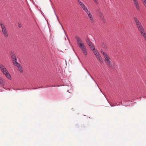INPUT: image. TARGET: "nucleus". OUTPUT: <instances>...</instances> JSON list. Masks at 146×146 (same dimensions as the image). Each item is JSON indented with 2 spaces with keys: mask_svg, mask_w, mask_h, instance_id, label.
I'll return each instance as SVG.
<instances>
[{
  "mask_svg": "<svg viewBox=\"0 0 146 146\" xmlns=\"http://www.w3.org/2000/svg\"><path fill=\"white\" fill-rule=\"evenodd\" d=\"M75 38L77 40L78 45L80 48L82 52L84 55H87V52L86 49L84 44L82 42V40L78 36H76Z\"/></svg>",
  "mask_w": 146,
  "mask_h": 146,
  "instance_id": "f257e3e1",
  "label": "nucleus"
},
{
  "mask_svg": "<svg viewBox=\"0 0 146 146\" xmlns=\"http://www.w3.org/2000/svg\"><path fill=\"white\" fill-rule=\"evenodd\" d=\"M101 53L103 55L105 59V61L107 66L109 68L113 69V66H112V64L111 63L110 61V58L108 55L107 54L102 50H101Z\"/></svg>",
  "mask_w": 146,
  "mask_h": 146,
  "instance_id": "f03ea898",
  "label": "nucleus"
},
{
  "mask_svg": "<svg viewBox=\"0 0 146 146\" xmlns=\"http://www.w3.org/2000/svg\"><path fill=\"white\" fill-rule=\"evenodd\" d=\"M134 19L137 27L140 33H141L145 31L143 27L138 19L136 17H134Z\"/></svg>",
  "mask_w": 146,
  "mask_h": 146,
  "instance_id": "7ed1b4c3",
  "label": "nucleus"
},
{
  "mask_svg": "<svg viewBox=\"0 0 146 146\" xmlns=\"http://www.w3.org/2000/svg\"><path fill=\"white\" fill-rule=\"evenodd\" d=\"M0 25L1 26L2 32L5 38H7L8 36V34L6 28L4 25L0 22Z\"/></svg>",
  "mask_w": 146,
  "mask_h": 146,
  "instance_id": "20e7f679",
  "label": "nucleus"
},
{
  "mask_svg": "<svg viewBox=\"0 0 146 146\" xmlns=\"http://www.w3.org/2000/svg\"><path fill=\"white\" fill-rule=\"evenodd\" d=\"M0 69L4 74L8 72L5 67L3 64H0Z\"/></svg>",
  "mask_w": 146,
  "mask_h": 146,
  "instance_id": "39448f33",
  "label": "nucleus"
},
{
  "mask_svg": "<svg viewBox=\"0 0 146 146\" xmlns=\"http://www.w3.org/2000/svg\"><path fill=\"white\" fill-rule=\"evenodd\" d=\"M86 13L88 14V17L89 19L91 22L92 23H94V20L90 11H89Z\"/></svg>",
  "mask_w": 146,
  "mask_h": 146,
  "instance_id": "423d86ee",
  "label": "nucleus"
},
{
  "mask_svg": "<svg viewBox=\"0 0 146 146\" xmlns=\"http://www.w3.org/2000/svg\"><path fill=\"white\" fill-rule=\"evenodd\" d=\"M132 1L137 10L138 11H139L140 10L139 7L137 0H132Z\"/></svg>",
  "mask_w": 146,
  "mask_h": 146,
  "instance_id": "0eeeda50",
  "label": "nucleus"
},
{
  "mask_svg": "<svg viewBox=\"0 0 146 146\" xmlns=\"http://www.w3.org/2000/svg\"><path fill=\"white\" fill-rule=\"evenodd\" d=\"M11 57L12 60L13 61V62H16L17 61V58L15 54L13 53L11 54Z\"/></svg>",
  "mask_w": 146,
  "mask_h": 146,
  "instance_id": "6e6552de",
  "label": "nucleus"
},
{
  "mask_svg": "<svg viewBox=\"0 0 146 146\" xmlns=\"http://www.w3.org/2000/svg\"><path fill=\"white\" fill-rule=\"evenodd\" d=\"M96 57L99 62L101 63H102L103 62L102 59L100 54L97 55Z\"/></svg>",
  "mask_w": 146,
  "mask_h": 146,
  "instance_id": "1a4fd4ad",
  "label": "nucleus"
},
{
  "mask_svg": "<svg viewBox=\"0 0 146 146\" xmlns=\"http://www.w3.org/2000/svg\"><path fill=\"white\" fill-rule=\"evenodd\" d=\"M99 15L100 19L102 21V22L104 23H105L106 21L104 20V17L102 14L100 12L99 13Z\"/></svg>",
  "mask_w": 146,
  "mask_h": 146,
  "instance_id": "9d476101",
  "label": "nucleus"
},
{
  "mask_svg": "<svg viewBox=\"0 0 146 146\" xmlns=\"http://www.w3.org/2000/svg\"><path fill=\"white\" fill-rule=\"evenodd\" d=\"M4 75L6 76V77L9 79L11 80V75L8 72L4 74Z\"/></svg>",
  "mask_w": 146,
  "mask_h": 146,
  "instance_id": "9b49d317",
  "label": "nucleus"
},
{
  "mask_svg": "<svg viewBox=\"0 0 146 146\" xmlns=\"http://www.w3.org/2000/svg\"><path fill=\"white\" fill-rule=\"evenodd\" d=\"M78 3L80 4L82 7L85 6L84 4L80 0H77Z\"/></svg>",
  "mask_w": 146,
  "mask_h": 146,
  "instance_id": "f8f14e48",
  "label": "nucleus"
},
{
  "mask_svg": "<svg viewBox=\"0 0 146 146\" xmlns=\"http://www.w3.org/2000/svg\"><path fill=\"white\" fill-rule=\"evenodd\" d=\"M90 48L93 51H94L95 50V48L94 45H93V44H90V45L89 46Z\"/></svg>",
  "mask_w": 146,
  "mask_h": 146,
  "instance_id": "ddd939ff",
  "label": "nucleus"
},
{
  "mask_svg": "<svg viewBox=\"0 0 146 146\" xmlns=\"http://www.w3.org/2000/svg\"><path fill=\"white\" fill-rule=\"evenodd\" d=\"M93 51V53L94 54V55L96 56L97 55L99 54V53L98 51L97 50H96L95 49V50Z\"/></svg>",
  "mask_w": 146,
  "mask_h": 146,
  "instance_id": "4468645a",
  "label": "nucleus"
},
{
  "mask_svg": "<svg viewBox=\"0 0 146 146\" xmlns=\"http://www.w3.org/2000/svg\"><path fill=\"white\" fill-rule=\"evenodd\" d=\"M13 63L17 67L19 66H20L21 65L19 63L17 62V61H16V62H14Z\"/></svg>",
  "mask_w": 146,
  "mask_h": 146,
  "instance_id": "2eb2a0df",
  "label": "nucleus"
},
{
  "mask_svg": "<svg viewBox=\"0 0 146 146\" xmlns=\"http://www.w3.org/2000/svg\"><path fill=\"white\" fill-rule=\"evenodd\" d=\"M18 69L19 70V71L21 73L23 72V68L21 66V65L20 66H19L18 67Z\"/></svg>",
  "mask_w": 146,
  "mask_h": 146,
  "instance_id": "dca6fc26",
  "label": "nucleus"
},
{
  "mask_svg": "<svg viewBox=\"0 0 146 146\" xmlns=\"http://www.w3.org/2000/svg\"><path fill=\"white\" fill-rule=\"evenodd\" d=\"M82 8L86 12V13L88 12L89 11L88 10L87 8L85 5L84 6L82 7Z\"/></svg>",
  "mask_w": 146,
  "mask_h": 146,
  "instance_id": "f3484780",
  "label": "nucleus"
},
{
  "mask_svg": "<svg viewBox=\"0 0 146 146\" xmlns=\"http://www.w3.org/2000/svg\"><path fill=\"white\" fill-rule=\"evenodd\" d=\"M141 35L143 36V37H144L146 36V32L145 31L144 32H143L141 33Z\"/></svg>",
  "mask_w": 146,
  "mask_h": 146,
  "instance_id": "a211bd4d",
  "label": "nucleus"
},
{
  "mask_svg": "<svg viewBox=\"0 0 146 146\" xmlns=\"http://www.w3.org/2000/svg\"><path fill=\"white\" fill-rule=\"evenodd\" d=\"M88 74L89 75V76L91 77V78H92V79L95 82V83H96V84H97L96 82V81H95V80H94V79L93 78V77L91 76V75H90V74L89 73V72H88Z\"/></svg>",
  "mask_w": 146,
  "mask_h": 146,
  "instance_id": "6ab92c4d",
  "label": "nucleus"
},
{
  "mask_svg": "<svg viewBox=\"0 0 146 146\" xmlns=\"http://www.w3.org/2000/svg\"><path fill=\"white\" fill-rule=\"evenodd\" d=\"M86 42L87 44L88 43H90L91 42V41L89 39H87L86 40Z\"/></svg>",
  "mask_w": 146,
  "mask_h": 146,
  "instance_id": "aec40b11",
  "label": "nucleus"
},
{
  "mask_svg": "<svg viewBox=\"0 0 146 146\" xmlns=\"http://www.w3.org/2000/svg\"><path fill=\"white\" fill-rule=\"evenodd\" d=\"M3 84V80L0 77V84Z\"/></svg>",
  "mask_w": 146,
  "mask_h": 146,
  "instance_id": "412c9836",
  "label": "nucleus"
},
{
  "mask_svg": "<svg viewBox=\"0 0 146 146\" xmlns=\"http://www.w3.org/2000/svg\"><path fill=\"white\" fill-rule=\"evenodd\" d=\"M18 27L19 28H21L22 26L20 23H18Z\"/></svg>",
  "mask_w": 146,
  "mask_h": 146,
  "instance_id": "4be33fe9",
  "label": "nucleus"
},
{
  "mask_svg": "<svg viewBox=\"0 0 146 146\" xmlns=\"http://www.w3.org/2000/svg\"><path fill=\"white\" fill-rule=\"evenodd\" d=\"M92 44V43L91 42H90L88 44V45L89 46L90 45V44Z\"/></svg>",
  "mask_w": 146,
  "mask_h": 146,
  "instance_id": "5701e85b",
  "label": "nucleus"
},
{
  "mask_svg": "<svg viewBox=\"0 0 146 146\" xmlns=\"http://www.w3.org/2000/svg\"><path fill=\"white\" fill-rule=\"evenodd\" d=\"M94 2L96 3H98V1L97 0H93Z\"/></svg>",
  "mask_w": 146,
  "mask_h": 146,
  "instance_id": "b1692460",
  "label": "nucleus"
},
{
  "mask_svg": "<svg viewBox=\"0 0 146 146\" xmlns=\"http://www.w3.org/2000/svg\"><path fill=\"white\" fill-rule=\"evenodd\" d=\"M143 1H144L146 5V0H143Z\"/></svg>",
  "mask_w": 146,
  "mask_h": 146,
  "instance_id": "393cba45",
  "label": "nucleus"
},
{
  "mask_svg": "<svg viewBox=\"0 0 146 146\" xmlns=\"http://www.w3.org/2000/svg\"><path fill=\"white\" fill-rule=\"evenodd\" d=\"M56 17H57V18L58 20V17H57V16H56Z\"/></svg>",
  "mask_w": 146,
  "mask_h": 146,
  "instance_id": "a878e982",
  "label": "nucleus"
},
{
  "mask_svg": "<svg viewBox=\"0 0 146 146\" xmlns=\"http://www.w3.org/2000/svg\"><path fill=\"white\" fill-rule=\"evenodd\" d=\"M59 23H60L61 25V23H60V22H59Z\"/></svg>",
  "mask_w": 146,
  "mask_h": 146,
  "instance_id": "bb28decb",
  "label": "nucleus"
},
{
  "mask_svg": "<svg viewBox=\"0 0 146 146\" xmlns=\"http://www.w3.org/2000/svg\"><path fill=\"white\" fill-rule=\"evenodd\" d=\"M142 1H143V0H142Z\"/></svg>",
  "mask_w": 146,
  "mask_h": 146,
  "instance_id": "cd10ccee",
  "label": "nucleus"
}]
</instances>
